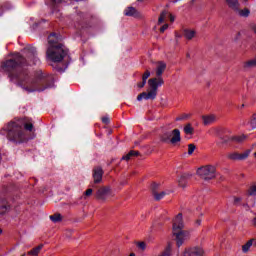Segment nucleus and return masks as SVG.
<instances>
[{
  "instance_id": "f257e3e1",
  "label": "nucleus",
  "mask_w": 256,
  "mask_h": 256,
  "mask_svg": "<svg viewBox=\"0 0 256 256\" xmlns=\"http://www.w3.org/2000/svg\"><path fill=\"white\" fill-rule=\"evenodd\" d=\"M20 53H15L12 59L2 62L0 71L7 73L11 83H15L27 93H43L47 89L55 87V76L53 74H45L38 72L36 78L29 77L27 70H22V67L27 65H41V60L37 57V48L27 46Z\"/></svg>"
},
{
  "instance_id": "f03ea898",
  "label": "nucleus",
  "mask_w": 256,
  "mask_h": 256,
  "mask_svg": "<svg viewBox=\"0 0 256 256\" xmlns=\"http://www.w3.org/2000/svg\"><path fill=\"white\" fill-rule=\"evenodd\" d=\"M26 131H33V119L23 118L15 122H10L0 131L1 135H7L9 141L14 143H23L25 141Z\"/></svg>"
},
{
  "instance_id": "7ed1b4c3",
  "label": "nucleus",
  "mask_w": 256,
  "mask_h": 256,
  "mask_svg": "<svg viewBox=\"0 0 256 256\" xmlns=\"http://www.w3.org/2000/svg\"><path fill=\"white\" fill-rule=\"evenodd\" d=\"M59 41H61V37L57 33H52L48 36L46 59L52 61V63H61L63 59L69 57V49Z\"/></svg>"
},
{
  "instance_id": "20e7f679",
  "label": "nucleus",
  "mask_w": 256,
  "mask_h": 256,
  "mask_svg": "<svg viewBox=\"0 0 256 256\" xmlns=\"http://www.w3.org/2000/svg\"><path fill=\"white\" fill-rule=\"evenodd\" d=\"M183 214L179 213L173 220L172 235L176 241L178 249L185 244V241L191 239V234L187 230H183Z\"/></svg>"
},
{
  "instance_id": "39448f33",
  "label": "nucleus",
  "mask_w": 256,
  "mask_h": 256,
  "mask_svg": "<svg viewBox=\"0 0 256 256\" xmlns=\"http://www.w3.org/2000/svg\"><path fill=\"white\" fill-rule=\"evenodd\" d=\"M164 83L165 81L163 80V78L149 79L148 85L151 90L149 92H142L141 94H139L137 96V101H143V99H145V101H153L157 97V89H159V87H161Z\"/></svg>"
},
{
  "instance_id": "423d86ee",
  "label": "nucleus",
  "mask_w": 256,
  "mask_h": 256,
  "mask_svg": "<svg viewBox=\"0 0 256 256\" xmlns=\"http://www.w3.org/2000/svg\"><path fill=\"white\" fill-rule=\"evenodd\" d=\"M197 175L204 179V181H211V179H215L217 175V168L213 165L202 166L197 169Z\"/></svg>"
},
{
  "instance_id": "0eeeda50",
  "label": "nucleus",
  "mask_w": 256,
  "mask_h": 256,
  "mask_svg": "<svg viewBox=\"0 0 256 256\" xmlns=\"http://www.w3.org/2000/svg\"><path fill=\"white\" fill-rule=\"evenodd\" d=\"M161 139L164 143L177 145V143H181V131L179 129L168 131L162 135Z\"/></svg>"
},
{
  "instance_id": "6e6552de",
  "label": "nucleus",
  "mask_w": 256,
  "mask_h": 256,
  "mask_svg": "<svg viewBox=\"0 0 256 256\" xmlns=\"http://www.w3.org/2000/svg\"><path fill=\"white\" fill-rule=\"evenodd\" d=\"M249 155H251V150H245L243 153L238 152H232L227 155V158L230 159V161H245V159H248Z\"/></svg>"
},
{
  "instance_id": "1a4fd4ad",
  "label": "nucleus",
  "mask_w": 256,
  "mask_h": 256,
  "mask_svg": "<svg viewBox=\"0 0 256 256\" xmlns=\"http://www.w3.org/2000/svg\"><path fill=\"white\" fill-rule=\"evenodd\" d=\"M111 195V187L104 186L96 191V199L99 201H107V197Z\"/></svg>"
},
{
  "instance_id": "9d476101",
  "label": "nucleus",
  "mask_w": 256,
  "mask_h": 256,
  "mask_svg": "<svg viewBox=\"0 0 256 256\" xmlns=\"http://www.w3.org/2000/svg\"><path fill=\"white\" fill-rule=\"evenodd\" d=\"M205 251L201 247H191L184 249L182 256H203Z\"/></svg>"
},
{
  "instance_id": "9b49d317",
  "label": "nucleus",
  "mask_w": 256,
  "mask_h": 256,
  "mask_svg": "<svg viewBox=\"0 0 256 256\" xmlns=\"http://www.w3.org/2000/svg\"><path fill=\"white\" fill-rule=\"evenodd\" d=\"M157 189H159V184L153 183L152 184V193L154 195V199H155V201H161V199H163L165 197V195H167V193L165 191L158 193Z\"/></svg>"
},
{
  "instance_id": "f8f14e48",
  "label": "nucleus",
  "mask_w": 256,
  "mask_h": 256,
  "mask_svg": "<svg viewBox=\"0 0 256 256\" xmlns=\"http://www.w3.org/2000/svg\"><path fill=\"white\" fill-rule=\"evenodd\" d=\"M165 69H167V63L163 61H159L156 63V76L158 79H163L161 76L165 73Z\"/></svg>"
},
{
  "instance_id": "ddd939ff",
  "label": "nucleus",
  "mask_w": 256,
  "mask_h": 256,
  "mask_svg": "<svg viewBox=\"0 0 256 256\" xmlns=\"http://www.w3.org/2000/svg\"><path fill=\"white\" fill-rule=\"evenodd\" d=\"M94 183H101L103 181V168L96 167L93 169Z\"/></svg>"
},
{
  "instance_id": "4468645a",
  "label": "nucleus",
  "mask_w": 256,
  "mask_h": 256,
  "mask_svg": "<svg viewBox=\"0 0 256 256\" xmlns=\"http://www.w3.org/2000/svg\"><path fill=\"white\" fill-rule=\"evenodd\" d=\"M149 77H151V72L149 70H146L144 72V74L142 75V82H139L137 84V87L139 89H143V87H145V85H147V80L149 79Z\"/></svg>"
},
{
  "instance_id": "2eb2a0df",
  "label": "nucleus",
  "mask_w": 256,
  "mask_h": 256,
  "mask_svg": "<svg viewBox=\"0 0 256 256\" xmlns=\"http://www.w3.org/2000/svg\"><path fill=\"white\" fill-rule=\"evenodd\" d=\"M63 0H46L47 5L51 7L52 13H55L57 11V7H59L60 3H62Z\"/></svg>"
},
{
  "instance_id": "dca6fc26",
  "label": "nucleus",
  "mask_w": 256,
  "mask_h": 256,
  "mask_svg": "<svg viewBox=\"0 0 256 256\" xmlns=\"http://www.w3.org/2000/svg\"><path fill=\"white\" fill-rule=\"evenodd\" d=\"M202 119L204 125H211V123H215V121H217V116L210 114L208 116H203Z\"/></svg>"
},
{
  "instance_id": "f3484780",
  "label": "nucleus",
  "mask_w": 256,
  "mask_h": 256,
  "mask_svg": "<svg viewBox=\"0 0 256 256\" xmlns=\"http://www.w3.org/2000/svg\"><path fill=\"white\" fill-rule=\"evenodd\" d=\"M126 17H137V9L135 7H128L124 10Z\"/></svg>"
},
{
  "instance_id": "a211bd4d",
  "label": "nucleus",
  "mask_w": 256,
  "mask_h": 256,
  "mask_svg": "<svg viewBox=\"0 0 256 256\" xmlns=\"http://www.w3.org/2000/svg\"><path fill=\"white\" fill-rule=\"evenodd\" d=\"M226 3L230 9L234 11H239V0H226Z\"/></svg>"
},
{
  "instance_id": "6ab92c4d",
  "label": "nucleus",
  "mask_w": 256,
  "mask_h": 256,
  "mask_svg": "<svg viewBox=\"0 0 256 256\" xmlns=\"http://www.w3.org/2000/svg\"><path fill=\"white\" fill-rule=\"evenodd\" d=\"M253 67H256V57L243 63V69L245 70L253 69Z\"/></svg>"
},
{
  "instance_id": "aec40b11",
  "label": "nucleus",
  "mask_w": 256,
  "mask_h": 256,
  "mask_svg": "<svg viewBox=\"0 0 256 256\" xmlns=\"http://www.w3.org/2000/svg\"><path fill=\"white\" fill-rule=\"evenodd\" d=\"M183 35H184L185 39H188L189 41H191V39H193V37H195L196 32H195V30L184 29Z\"/></svg>"
},
{
  "instance_id": "412c9836",
  "label": "nucleus",
  "mask_w": 256,
  "mask_h": 256,
  "mask_svg": "<svg viewBox=\"0 0 256 256\" xmlns=\"http://www.w3.org/2000/svg\"><path fill=\"white\" fill-rule=\"evenodd\" d=\"M160 256H173V246L168 243L165 250L160 254Z\"/></svg>"
},
{
  "instance_id": "4be33fe9",
  "label": "nucleus",
  "mask_w": 256,
  "mask_h": 256,
  "mask_svg": "<svg viewBox=\"0 0 256 256\" xmlns=\"http://www.w3.org/2000/svg\"><path fill=\"white\" fill-rule=\"evenodd\" d=\"M137 155H139V151L131 150L128 154L123 156L121 158V160L122 161H129V159H131V157H137Z\"/></svg>"
},
{
  "instance_id": "5701e85b",
  "label": "nucleus",
  "mask_w": 256,
  "mask_h": 256,
  "mask_svg": "<svg viewBox=\"0 0 256 256\" xmlns=\"http://www.w3.org/2000/svg\"><path fill=\"white\" fill-rule=\"evenodd\" d=\"M183 131L185 133V135H193V133H195V129L193 128V126L188 123L184 126Z\"/></svg>"
},
{
  "instance_id": "b1692460",
  "label": "nucleus",
  "mask_w": 256,
  "mask_h": 256,
  "mask_svg": "<svg viewBox=\"0 0 256 256\" xmlns=\"http://www.w3.org/2000/svg\"><path fill=\"white\" fill-rule=\"evenodd\" d=\"M9 211V205L6 201H0V215H5Z\"/></svg>"
},
{
  "instance_id": "393cba45",
  "label": "nucleus",
  "mask_w": 256,
  "mask_h": 256,
  "mask_svg": "<svg viewBox=\"0 0 256 256\" xmlns=\"http://www.w3.org/2000/svg\"><path fill=\"white\" fill-rule=\"evenodd\" d=\"M244 141H247V135L233 136V143H244Z\"/></svg>"
},
{
  "instance_id": "a878e982",
  "label": "nucleus",
  "mask_w": 256,
  "mask_h": 256,
  "mask_svg": "<svg viewBox=\"0 0 256 256\" xmlns=\"http://www.w3.org/2000/svg\"><path fill=\"white\" fill-rule=\"evenodd\" d=\"M178 185L182 189H185V187H187V176L185 175L181 176L178 180Z\"/></svg>"
},
{
  "instance_id": "bb28decb",
  "label": "nucleus",
  "mask_w": 256,
  "mask_h": 256,
  "mask_svg": "<svg viewBox=\"0 0 256 256\" xmlns=\"http://www.w3.org/2000/svg\"><path fill=\"white\" fill-rule=\"evenodd\" d=\"M252 246H253V239L249 240L248 242H246V244L242 246L243 253H249V250L251 249Z\"/></svg>"
},
{
  "instance_id": "cd10ccee",
  "label": "nucleus",
  "mask_w": 256,
  "mask_h": 256,
  "mask_svg": "<svg viewBox=\"0 0 256 256\" xmlns=\"http://www.w3.org/2000/svg\"><path fill=\"white\" fill-rule=\"evenodd\" d=\"M248 125L250 129H256V114L251 116L250 120L248 121Z\"/></svg>"
},
{
  "instance_id": "c85d7f7f",
  "label": "nucleus",
  "mask_w": 256,
  "mask_h": 256,
  "mask_svg": "<svg viewBox=\"0 0 256 256\" xmlns=\"http://www.w3.org/2000/svg\"><path fill=\"white\" fill-rule=\"evenodd\" d=\"M50 219L53 223H59V221H62V216L61 214H54L50 216Z\"/></svg>"
},
{
  "instance_id": "c756f323",
  "label": "nucleus",
  "mask_w": 256,
  "mask_h": 256,
  "mask_svg": "<svg viewBox=\"0 0 256 256\" xmlns=\"http://www.w3.org/2000/svg\"><path fill=\"white\" fill-rule=\"evenodd\" d=\"M221 141L223 143V145H227V143H233V136H224L221 137Z\"/></svg>"
},
{
  "instance_id": "7c9ffc66",
  "label": "nucleus",
  "mask_w": 256,
  "mask_h": 256,
  "mask_svg": "<svg viewBox=\"0 0 256 256\" xmlns=\"http://www.w3.org/2000/svg\"><path fill=\"white\" fill-rule=\"evenodd\" d=\"M239 15L240 17H248L249 15H251V11L247 8L240 10L239 11Z\"/></svg>"
},
{
  "instance_id": "2f4dec72",
  "label": "nucleus",
  "mask_w": 256,
  "mask_h": 256,
  "mask_svg": "<svg viewBox=\"0 0 256 256\" xmlns=\"http://www.w3.org/2000/svg\"><path fill=\"white\" fill-rule=\"evenodd\" d=\"M165 17H167V12L166 11L161 12L158 18V25H161V23L165 21Z\"/></svg>"
},
{
  "instance_id": "473e14b6",
  "label": "nucleus",
  "mask_w": 256,
  "mask_h": 256,
  "mask_svg": "<svg viewBox=\"0 0 256 256\" xmlns=\"http://www.w3.org/2000/svg\"><path fill=\"white\" fill-rule=\"evenodd\" d=\"M13 6L9 2H6L0 6V9L2 11H9V9H12Z\"/></svg>"
},
{
  "instance_id": "72a5a7b5",
  "label": "nucleus",
  "mask_w": 256,
  "mask_h": 256,
  "mask_svg": "<svg viewBox=\"0 0 256 256\" xmlns=\"http://www.w3.org/2000/svg\"><path fill=\"white\" fill-rule=\"evenodd\" d=\"M136 246L141 251H145V249H147V244L145 242H136Z\"/></svg>"
},
{
  "instance_id": "f704fd0d",
  "label": "nucleus",
  "mask_w": 256,
  "mask_h": 256,
  "mask_svg": "<svg viewBox=\"0 0 256 256\" xmlns=\"http://www.w3.org/2000/svg\"><path fill=\"white\" fill-rule=\"evenodd\" d=\"M195 149H197V146L195 144H189L188 145V155H193L195 152Z\"/></svg>"
},
{
  "instance_id": "c9c22d12",
  "label": "nucleus",
  "mask_w": 256,
  "mask_h": 256,
  "mask_svg": "<svg viewBox=\"0 0 256 256\" xmlns=\"http://www.w3.org/2000/svg\"><path fill=\"white\" fill-rule=\"evenodd\" d=\"M248 195H250L251 197H253V195H256V186H252V187L249 189Z\"/></svg>"
},
{
  "instance_id": "e433bc0d",
  "label": "nucleus",
  "mask_w": 256,
  "mask_h": 256,
  "mask_svg": "<svg viewBox=\"0 0 256 256\" xmlns=\"http://www.w3.org/2000/svg\"><path fill=\"white\" fill-rule=\"evenodd\" d=\"M84 195L86 197H91V195H93V189L89 188L84 192Z\"/></svg>"
},
{
  "instance_id": "4c0bfd02",
  "label": "nucleus",
  "mask_w": 256,
  "mask_h": 256,
  "mask_svg": "<svg viewBox=\"0 0 256 256\" xmlns=\"http://www.w3.org/2000/svg\"><path fill=\"white\" fill-rule=\"evenodd\" d=\"M167 29H169V24H164V25L160 28V33H165V31H167Z\"/></svg>"
},
{
  "instance_id": "58836bf2",
  "label": "nucleus",
  "mask_w": 256,
  "mask_h": 256,
  "mask_svg": "<svg viewBox=\"0 0 256 256\" xmlns=\"http://www.w3.org/2000/svg\"><path fill=\"white\" fill-rule=\"evenodd\" d=\"M28 255H39L37 248H34L28 252Z\"/></svg>"
},
{
  "instance_id": "ea45409f",
  "label": "nucleus",
  "mask_w": 256,
  "mask_h": 256,
  "mask_svg": "<svg viewBox=\"0 0 256 256\" xmlns=\"http://www.w3.org/2000/svg\"><path fill=\"white\" fill-rule=\"evenodd\" d=\"M102 123H104L105 125H109V118H108V116L102 117Z\"/></svg>"
},
{
  "instance_id": "a19ab883",
  "label": "nucleus",
  "mask_w": 256,
  "mask_h": 256,
  "mask_svg": "<svg viewBox=\"0 0 256 256\" xmlns=\"http://www.w3.org/2000/svg\"><path fill=\"white\" fill-rule=\"evenodd\" d=\"M241 197H234V205H240Z\"/></svg>"
},
{
  "instance_id": "79ce46f5",
  "label": "nucleus",
  "mask_w": 256,
  "mask_h": 256,
  "mask_svg": "<svg viewBox=\"0 0 256 256\" xmlns=\"http://www.w3.org/2000/svg\"><path fill=\"white\" fill-rule=\"evenodd\" d=\"M187 117H189V115L184 114L183 116L176 118V121H183L184 119H187Z\"/></svg>"
},
{
  "instance_id": "37998d69",
  "label": "nucleus",
  "mask_w": 256,
  "mask_h": 256,
  "mask_svg": "<svg viewBox=\"0 0 256 256\" xmlns=\"http://www.w3.org/2000/svg\"><path fill=\"white\" fill-rule=\"evenodd\" d=\"M170 21L171 23H174L175 22V16H173V14H170Z\"/></svg>"
},
{
  "instance_id": "c03bdc74",
  "label": "nucleus",
  "mask_w": 256,
  "mask_h": 256,
  "mask_svg": "<svg viewBox=\"0 0 256 256\" xmlns=\"http://www.w3.org/2000/svg\"><path fill=\"white\" fill-rule=\"evenodd\" d=\"M41 249H43V244H40L38 247H36V250H38V253L39 251H41Z\"/></svg>"
},
{
  "instance_id": "a18cd8bd",
  "label": "nucleus",
  "mask_w": 256,
  "mask_h": 256,
  "mask_svg": "<svg viewBox=\"0 0 256 256\" xmlns=\"http://www.w3.org/2000/svg\"><path fill=\"white\" fill-rule=\"evenodd\" d=\"M41 249H43V244H40L38 247H36V250H38V253L39 251H41Z\"/></svg>"
},
{
  "instance_id": "49530a36",
  "label": "nucleus",
  "mask_w": 256,
  "mask_h": 256,
  "mask_svg": "<svg viewBox=\"0 0 256 256\" xmlns=\"http://www.w3.org/2000/svg\"><path fill=\"white\" fill-rule=\"evenodd\" d=\"M41 249H43V244H40L38 247H36V250H38V253L39 251H41Z\"/></svg>"
},
{
  "instance_id": "de8ad7c7",
  "label": "nucleus",
  "mask_w": 256,
  "mask_h": 256,
  "mask_svg": "<svg viewBox=\"0 0 256 256\" xmlns=\"http://www.w3.org/2000/svg\"><path fill=\"white\" fill-rule=\"evenodd\" d=\"M41 249H43V244H40L38 247H36V250H38V253L39 251H41Z\"/></svg>"
},
{
  "instance_id": "09e8293b",
  "label": "nucleus",
  "mask_w": 256,
  "mask_h": 256,
  "mask_svg": "<svg viewBox=\"0 0 256 256\" xmlns=\"http://www.w3.org/2000/svg\"><path fill=\"white\" fill-rule=\"evenodd\" d=\"M79 25H81V29H84V28H85V26H84L83 24L78 23V25H77V28H78V29H80Z\"/></svg>"
},
{
  "instance_id": "8fccbe9b",
  "label": "nucleus",
  "mask_w": 256,
  "mask_h": 256,
  "mask_svg": "<svg viewBox=\"0 0 256 256\" xmlns=\"http://www.w3.org/2000/svg\"><path fill=\"white\" fill-rule=\"evenodd\" d=\"M196 225L199 227L201 225V219L196 220Z\"/></svg>"
},
{
  "instance_id": "3c124183",
  "label": "nucleus",
  "mask_w": 256,
  "mask_h": 256,
  "mask_svg": "<svg viewBox=\"0 0 256 256\" xmlns=\"http://www.w3.org/2000/svg\"><path fill=\"white\" fill-rule=\"evenodd\" d=\"M78 17H82L83 19H85V14L81 13L78 15Z\"/></svg>"
},
{
  "instance_id": "603ef678",
  "label": "nucleus",
  "mask_w": 256,
  "mask_h": 256,
  "mask_svg": "<svg viewBox=\"0 0 256 256\" xmlns=\"http://www.w3.org/2000/svg\"><path fill=\"white\" fill-rule=\"evenodd\" d=\"M129 256H135V253H131Z\"/></svg>"
},
{
  "instance_id": "864d4df0",
  "label": "nucleus",
  "mask_w": 256,
  "mask_h": 256,
  "mask_svg": "<svg viewBox=\"0 0 256 256\" xmlns=\"http://www.w3.org/2000/svg\"><path fill=\"white\" fill-rule=\"evenodd\" d=\"M176 37H181V35H179V34L176 33Z\"/></svg>"
},
{
  "instance_id": "5fc2aeb1",
  "label": "nucleus",
  "mask_w": 256,
  "mask_h": 256,
  "mask_svg": "<svg viewBox=\"0 0 256 256\" xmlns=\"http://www.w3.org/2000/svg\"><path fill=\"white\" fill-rule=\"evenodd\" d=\"M3 233V230H1V228H0V235Z\"/></svg>"
},
{
  "instance_id": "6e6d98bb",
  "label": "nucleus",
  "mask_w": 256,
  "mask_h": 256,
  "mask_svg": "<svg viewBox=\"0 0 256 256\" xmlns=\"http://www.w3.org/2000/svg\"><path fill=\"white\" fill-rule=\"evenodd\" d=\"M244 207H248V204H244Z\"/></svg>"
},
{
  "instance_id": "4d7b16f0",
  "label": "nucleus",
  "mask_w": 256,
  "mask_h": 256,
  "mask_svg": "<svg viewBox=\"0 0 256 256\" xmlns=\"http://www.w3.org/2000/svg\"><path fill=\"white\" fill-rule=\"evenodd\" d=\"M255 205V202L252 203V207Z\"/></svg>"
},
{
  "instance_id": "13d9d810",
  "label": "nucleus",
  "mask_w": 256,
  "mask_h": 256,
  "mask_svg": "<svg viewBox=\"0 0 256 256\" xmlns=\"http://www.w3.org/2000/svg\"><path fill=\"white\" fill-rule=\"evenodd\" d=\"M254 157L256 158V152L254 153Z\"/></svg>"
},
{
  "instance_id": "bf43d9fd",
  "label": "nucleus",
  "mask_w": 256,
  "mask_h": 256,
  "mask_svg": "<svg viewBox=\"0 0 256 256\" xmlns=\"http://www.w3.org/2000/svg\"><path fill=\"white\" fill-rule=\"evenodd\" d=\"M187 57H191L189 54H187Z\"/></svg>"
},
{
  "instance_id": "052dcab7",
  "label": "nucleus",
  "mask_w": 256,
  "mask_h": 256,
  "mask_svg": "<svg viewBox=\"0 0 256 256\" xmlns=\"http://www.w3.org/2000/svg\"><path fill=\"white\" fill-rule=\"evenodd\" d=\"M241 107H245V105H243V104H242V106H241Z\"/></svg>"
},
{
  "instance_id": "680f3d73",
  "label": "nucleus",
  "mask_w": 256,
  "mask_h": 256,
  "mask_svg": "<svg viewBox=\"0 0 256 256\" xmlns=\"http://www.w3.org/2000/svg\"><path fill=\"white\" fill-rule=\"evenodd\" d=\"M1 159H2V158H1V156H0V163H1Z\"/></svg>"
},
{
  "instance_id": "e2e57ef3",
  "label": "nucleus",
  "mask_w": 256,
  "mask_h": 256,
  "mask_svg": "<svg viewBox=\"0 0 256 256\" xmlns=\"http://www.w3.org/2000/svg\"><path fill=\"white\" fill-rule=\"evenodd\" d=\"M137 1H143V0H137Z\"/></svg>"
},
{
  "instance_id": "0e129e2a",
  "label": "nucleus",
  "mask_w": 256,
  "mask_h": 256,
  "mask_svg": "<svg viewBox=\"0 0 256 256\" xmlns=\"http://www.w3.org/2000/svg\"><path fill=\"white\" fill-rule=\"evenodd\" d=\"M22 256H25V254H23Z\"/></svg>"
}]
</instances>
